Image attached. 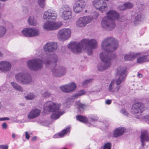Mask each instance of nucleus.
<instances>
[{
    "label": "nucleus",
    "instance_id": "nucleus-24",
    "mask_svg": "<svg viewBox=\"0 0 149 149\" xmlns=\"http://www.w3.org/2000/svg\"><path fill=\"white\" fill-rule=\"evenodd\" d=\"M145 15L143 14L140 12L138 13L135 14L134 23L136 24H138L139 22L143 21Z\"/></svg>",
    "mask_w": 149,
    "mask_h": 149
},
{
    "label": "nucleus",
    "instance_id": "nucleus-56",
    "mask_svg": "<svg viewBox=\"0 0 149 149\" xmlns=\"http://www.w3.org/2000/svg\"><path fill=\"white\" fill-rule=\"evenodd\" d=\"M3 107V105L1 103V102L0 101V109H1Z\"/></svg>",
    "mask_w": 149,
    "mask_h": 149
},
{
    "label": "nucleus",
    "instance_id": "nucleus-35",
    "mask_svg": "<svg viewBox=\"0 0 149 149\" xmlns=\"http://www.w3.org/2000/svg\"><path fill=\"white\" fill-rule=\"evenodd\" d=\"M60 88L64 92L66 93H70L68 84L60 86Z\"/></svg>",
    "mask_w": 149,
    "mask_h": 149
},
{
    "label": "nucleus",
    "instance_id": "nucleus-6",
    "mask_svg": "<svg viewBox=\"0 0 149 149\" xmlns=\"http://www.w3.org/2000/svg\"><path fill=\"white\" fill-rule=\"evenodd\" d=\"M81 42L89 55L93 53L92 49L96 48L97 47V41L94 39H84L81 40Z\"/></svg>",
    "mask_w": 149,
    "mask_h": 149
},
{
    "label": "nucleus",
    "instance_id": "nucleus-53",
    "mask_svg": "<svg viewBox=\"0 0 149 149\" xmlns=\"http://www.w3.org/2000/svg\"><path fill=\"white\" fill-rule=\"evenodd\" d=\"M36 139H37V137L36 136H34V137H33L32 138V141H35L36 140Z\"/></svg>",
    "mask_w": 149,
    "mask_h": 149
},
{
    "label": "nucleus",
    "instance_id": "nucleus-12",
    "mask_svg": "<svg viewBox=\"0 0 149 149\" xmlns=\"http://www.w3.org/2000/svg\"><path fill=\"white\" fill-rule=\"evenodd\" d=\"M71 33V30L69 28H63L59 30L57 38L60 40H65L70 37Z\"/></svg>",
    "mask_w": 149,
    "mask_h": 149
},
{
    "label": "nucleus",
    "instance_id": "nucleus-3",
    "mask_svg": "<svg viewBox=\"0 0 149 149\" xmlns=\"http://www.w3.org/2000/svg\"><path fill=\"white\" fill-rule=\"evenodd\" d=\"M57 16L56 12L53 10H48L45 11L44 13L43 17L44 19H49L45 23L43 26V28L47 31L56 30L59 28L62 25L61 22H54Z\"/></svg>",
    "mask_w": 149,
    "mask_h": 149
},
{
    "label": "nucleus",
    "instance_id": "nucleus-22",
    "mask_svg": "<svg viewBox=\"0 0 149 149\" xmlns=\"http://www.w3.org/2000/svg\"><path fill=\"white\" fill-rule=\"evenodd\" d=\"M41 111L39 109H34L29 112L27 115V118L29 119L34 118L39 116Z\"/></svg>",
    "mask_w": 149,
    "mask_h": 149
},
{
    "label": "nucleus",
    "instance_id": "nucleus-25",
    "mask_svg": "<svg viewBox=\"0 0 149 149\" xmlns=\"http://www.w3.org/2000/svg\"><path fill=\"white\" fill-rule=\"evenodd\" d=\"M125 129L123 127H118L115 130L113 135L114 137H117L122 135L124 132Z\"/></svg>",
    "mask_w": 149,
    "mask_h": 149
},
{
    "label": "nucleus",
    "instance_id": "nucleus-40",
    "mask_svg": "<svg viewBox=\"0 0 149 149\" xmlns=\"http://www.w3.org/2000/svg\"><path fill=\"white\" fill-rule=\"evenodd\" d=\"M111 143H107L104 144L103 149H111Z\"/></svg>",
    "mask_w": 149,
    "mask_h": 149
},
{
    "label": "nucleus",
    "instance_id": "nucleus-2",
    "mask_svg": "<svg viewBox=\"0 0 149 149\" xmlns=\"http://www.w3.org/2000/svg\"><path fill=\"white\" fill-rule=\"evenodd\" d=\"M41 59H33L27 62L28 67L32 70L37 71L42 69L43 63L47 68H50L55 65L58 61V56L54 54L51 55L46 54L40 56Z\"/></svg>",
    "mask_w": 149,
    "mask_h": 149
},
{
    "label": "nucleus",
    "instance_id": "nucleus-38",
    "mask_svg": "<svg viewBox=\"0 0 149 149\" xmlns=\"http://www.w3.org/2000/svg\"><path fill=\"white\" fill-rule=\"evenodd\" d=\"M51 95V93L47 91H42V95L43 97L48 98Z\"/></svg>",
    "mask_w": 149,
    "mask_h": 149
},
{
    "label": "nucleus",
    "instance_id": "nucleus-54",
    "mask_svg": "<svg viewBox=\"0 0 149 149\" xmlns=\"http://www.w3.org/2000/svg\"><path fill=\"white\" fill-rule=\"evenodd\" d=\"M91 119H92V120H97V117H95V118H93L92 117H91Z\"/></svg>",
    "mask_w": 149,
    "mask_h": 149
},
{
    "label": "nucleus",
    "instance_id": "nucleus-14",
    "mask_svg": "<svg viewBox=\"0 0 149 149\" xmlns=\"http://www.w3.org/2000/svg\"><path fill=\"white\" fill-rule=\"evenodd\" d=\"M93 4L97 10L102 13L107 10V4L103 0H95L93 2Z\"/></svg>",
    "mask_w": 149,
    "mask_h": 149
},
{
    "label": "nucleus",
    "instance_id": "nucleus-41",
    "mask_svg": "<svg viewBox=\"0 0 149 149\" xmlns=\"http://www.w3.org/2000/svg\"><path fill=\"white\" fill-rule=\"evenodd\" d=\"M92 79H89L85 80L83 82L82 84L83 85H85L88 83H91L93 81Z\"/></svg>",
    "mask_w": 149,
    "mask_h": 149
},
{
    "label": "nucleus",
    "instance_id": "nucleus-49",
    "mask_svg": "<svg viewBox=\"0 0 149 149\" xmlns=\"http://www.w3.org/2000/svg\"><path fill=\"white\" fill-rule=\"evenodd\" d=\"M25 135H26V137H25L27 139H29L30 137V136L28 134V132H25Z\"/></svg>",
    "mask_w": 149,
    "mask_h": 149
},
{
    "label": "nucleus",
    "instance_id": "nucleus-31",
    "mask_svg": "<svg viewBox=\"0 0 149 149\" xmlns=\"http://www.w3.org/2000/svg\"><path fill=\"white\" fill-rule=\"evenodd\" d=\"M75 103L76 107L80 111L85 109L86 107L85 104L81 103L79 101H76Z\"/></svg>",
    "mask_w": 149,
    "mask_h": 149
},
{
    "label": "nucleus",
    "instance_id": "nucleus-37",
    "mask_svg": "<svg viewBox=\"0 0 149 149\" xmlns=\"http://www.w3.org/2000/svg\"><path fill=\"white\" fill-rule=\"evenodd\" d=\"M46 0H38V3L40 7L44 8L46 5Z\"/></svg>",
    "mask_w": 149,
    "mask_h": 149
},
{
    "label": "nucleus",
    "instance_id": "nucleus-17",
    "mask_svg": "<svg viewBox=\"0 0 149 149\" xmlns=\"http://www.w3.org/2000/svg\"><path fill=\"white\" fill-rule=\"evenodd\" d=\"M57 43L55 42H49L43 47L44 51L45 52H52L55 51L58 48Z\"/></svg>",
    "mask_w": 149,
    "mask_h": 149
},
{
    "label": "nucleus",
    "instance_id": "nucleus-7",
    "mask_svg": "<svg viewBox=\"0 0 149 149\" xmlns=\"http://www.w3.org/2000/svg\"><path fill=\"white\" fill-rule=\"evenodd\" d=\"M146 109L145 105L141 103L136 102L132 106L131 110L132 113L137 118H140V116L142 115L143 111Z\"/></svg>",
    "mask_w": 149,
    "mask_h": 149
},
{
    "label": "nucleus",
    "instance_id": "nucleus-48",
    "mask_svg": "<svg viewBox=\"0 0 149 149\" xmlns=\"http://www.w3.org/2000/svg\"><path fill=\"white\" fill-rule=\"evenodd\" d=\"M144 118L146 120L148 121V123L149 124V114L144 116Z\"/></svg>",
    "mask_w": 149,
    "mask_h": 149
},
{
    "label": "nucleus",
    "instance_id": "nucleus-13",
    "mask_svg": "<svg viewBox=\"0 0 149 149\" xmlns=\"http://www.w3.org/2000/svg\"><path fill=\"white\" fill-rule=\"evenodd\" d=\"M93 19V17L90 16L80 17L76 21V26L79 28L84 27L87 24L90 23Z\"/></svg>",
    "mask_w": 149,
    "mask_h": 149
},
{
    "label": "nucleus",
    "instance_id": "nucleus-43",
    "mask_svg": "<svg viewBox=\"0 0 149 149\" xmlns=\"http://www.w3.org/2000/svg\"><path fill=\"white\" fill-rule=\"evenodd\" d=\"M125 6V3L122 5H120L118 7V9L120 10H126V9Z\"/></svg>",
    "mask_w": 149,
    "mask_h": 149
},
{
    "label": "nucleus",
    "instance_id": "nucleus-57",
    "mask_svg": "<svg viewBox=\"0 0 149 149\" xmlns=\"http://www.w3.org/2000/svg\"><path fill=\"white\" fill-rule=\"evenodd\" d=\"M3 54L2 53L0 52V57H1L2 56Z\"/></svg>",
    "mask_w": 149,
    "mask_h": 149
},
{
    "label": "nucleus",
    "instance_id": "nucleus-30",
    "mask_svg": "<svg viewBox=\"0 0 149 149\" xmlns=\"http://www.w3.org/2000/svg\"><path fill=\"white\" fill-rule=\"evenodd\" d=\"M11 85L15 90L20 92H23V89L22 87L17 83L12 82L11 83Z\"/></svg>",
    "mask_w": 149,
    "mask_h": 149
},
{
    "label": "nucleus",
    "instance_id": "nucleus-18",
    "mask_svg": "<svg viewBox=\"0 0 149 149\" xmlns=\"http://www.w3.org/2000/svg\"><path fill=\"white\" fill-rule=\"evenodd\" d=\"M120 84H117V80H112L109 85L108 91L110 92L117 93L120 88Z\"/></svg>",
    "mask_w": 149,
    "mask_h": 149
},
{
    "label": "nucleus",
    "instance_id": "nucleus-52",
    "mask_svg": "<svg viewBox=\"0 0 149 149\" xmlns=\"http://www.w3.org/2000/svg\"><path fill=\"white\" fill-rule=\"evenodd\" d=\"M137 76L138 77L141 78L142 77V75L141 74L138 73Z\"/></svg>",
    "mask_w": 149,
    "mask_h": 149
},
{
    "label": "nucleus",
    "instance_id": "nucleus-32",
    "mask_svg": "<svg viewBox=\"0 0 149 149\" xmlns=\"http://www.w3.org/2000/svg\"><path fill=\"white\" fill-rule=\"evenodd\" d=\"M7 31V29L5 27L0 25V38L3 37L6 34Z\"/></svg>",
    "mask_w": 149,
    "mask_h": 149
},
{
    "label": "nucleus",
    "instance_id": "nucleus-33",
    "mask_svg": "<svg viewBox=\"0 0 149 149\" xmlns=\"http://www.w3.org/2000/svg\"><path fill=\"white\" fill-rule=\"evenodd\" d=\"M70 93L73 91L76 88V84L74 82H72L68 84Z\"/></svg>",
    "mask_w": 149,
    "mask_h": 149
},
{
    "label": "nucleus",
    "instance_id": "nucleus-36",
    "mask_svg": "<svg viewBox=\"0 0 149 149\" xmlns=\"http://www.w3.org/2000/svg\"><path fill=\"white\" fill-rule=\"evenodd\" d=\"M36 97V95L33 93H29L25 96V98L26 100H31L34 99Z\"/></svg>",
    "mask_w": 149,
    "mask_h": 149
},
{
    "label": "nucleus",
    "instance_id": "nucleus-23",
    "mask_svg": "<svg viewBox=\"0 0 149 149\" xmlns=\"http://www.w3.org/2000/svg\"><path fill=\"white\" fill-rule=\"evenodd\" d=\"M141 139L142 145L143 146L145 145V141L149 142V135L147 131H144L141 132Z\"/></svg>",
    "mask_w": 149,
    "mask_h": 149
},
{
    "label": "nucleus",
    "instance_id": "nucleus-19",
    "mask_svg": "<svg viewBox=\"0 0 149 149\" xmlns=\"http://www.w3.org/2000/svg\"><path fill=\"white\" fill-rule=\"evenodd\" d=\"M12 67L11 63L7 61L0 62V72H6L9 71Z\"/></svg>",
    "mask_w": 149,
    "mask_h": 149
},
{
    "label": "nucleus",
    "instance_id": "nucleus-39",
    "mask_svg": "<svg viewBox=\"0 0 149 149\" xmlns=\"http://www.w3.org/2000/svg\"><path fill=\"white\" fill-rule=\"evenodd\" d=\"M125 4L126 9L131 8L133 6V3L130 2H127L125 3Z\"/></svg>",
    "mask_w": 149,
    "mask_h": 149
},
{
    "label": "nucleus",
    "instance_id": "nucleus-26",
    "mask_svg": "<svg viewBox=\"0 0 149 149\" xmlns=\"http://www.w3.org/2000/svg\"><path fill=\"white\" fill-rule=\"evenodd\" d=\"M86 93L83 90H81L78 91L77 93L73 95L69 98V100L70 101H72L73 100L77 99L79 97L84 95Z\"/></svg>",
    "mask_w": 149,
    "mask_h": 149
},
{
    "label": "nucleus",
    "instance_id": "nucleus-51",
    "mask_svg": "<svg viewBox=\"0 0 149 149\" xmlns=\"http://www.w3.org/2000/svg\"><path fill=\"white\" fill-rule=\"evenodd\" d=\"M4 24L6 26H8V25L9 24H10V23L7 21H5L4 22Z\"/></svg>",
    "mask_w": 149,
    "mask_h": 149
},
{
    "label": "nucleus",
    "instance_id": "nucleus-46",
    "mask_svg": "<svg viewBox=\"0 0 149 149\" xmlns=\"http://www.w3.org/2000/svg\"><path fill=\"white\" fill-rule=\"evenodd\" d=\"M2 127L4 129H6L7 127V124L6 123L4 122L2 125Z\"/></svg>",
    "mask_w": 149,
    "mask_h": 149
},
{
    "label": "nucleus",
    "instance_id": "nucleus-16",
    "mask_svg": "<svg viewBox=\"0 0 149 149\" xmlns=\"http://www.w3.org/2000/svg\"><path fill=\"white\" fill-rule=\"evenodd\" d=\"M53 75L55 77H61L65 75L66 72L65 67L61 66H56L52 69Z\"/></svg>",
    "mask_w": 149,
    "mask_h": 149
},
{
    "label": "nucleus",
    "instance_id": "nucleus-1",
    "mask_svg": "<svg viewBox=\"0 0 149 149\" xmlns=\"http://www.w3.org/2000/svg\"><path fill=\"white\" fill-rule=\"evenodd\" d=\"M118 45L117 40L113 37H108L102 41L101 47L103 52L100 54L102 62L99 63L97 65L98 70L103 71L111 66L112 60L116 57V54L113 52L117 49Z\"/></svg>",
    "mask_w": 149,
    "mask_h": 149
},
{
    "label": "nucleus",
    "instance_id": "nucleus-9",
    "mask_svg": "<svg viewBox=\"0 0 149 149\" xmlns=\"http://www.w3.org/2000/svg\"><path fill=\"white\" fill-rule=\"evenodd\" d=\"M126 70L127 68L125 67L121 66H118L116 69L115 73L119 77L117 79V84H121L125 80L127 75Z\"/></svg>",
    "mask_w": 149,
    "mask_h": 149
},
{
    "label": "nucleus",
    "instance_id": "nucleus-59",
    "mask_svg": "<svg viewBox=\"0 0 149 149\" xmlns=\"http://www.w3.org/2000/svg\"><path fill=\"white\" fill-rule=\"evenodd\" d=\"M85 12L86 13H87V10H85Z\"/></svg>",
    "mask_w": 149,
    "mask_h": 149
},
{
    "label": "nucleus",
    "instance_id": "nucleus-15",
    "mask_svg": "<svg viewBox=\"0 0 149 149\" xmlns=\"http://www.w3.org/2000/svg\"><path fill=\"white\" fill-rule=\"evenodd\" d=\"M22 34L27 37H32L38 36L39 34V30L35 28H25L22 31Z\"/></svg>",
    "mask_w": 149,
    "mask_h": 149
},
{
    "label": "nucleus",
    "instance_id": "nucleus-44",
    "mask_svg": "<svg viewBox=\"0 0 149 149\" xmlns=\"http://www.w3.org/2000/svg\"><path fill=\"white\" fill-rule=\"evenodd\" d=\"M125 19V18L123 16H120L119 15V16H118L117 18L116 19H117L118 21L120 22L124 21Z\"/></svg>",
    "mask_w": 149,
    "mask_h": 149
},
{
    "label": "nucleus",
    "instance_id": "nucleus-45",
    "mask_svg": "<svg viewBox=\"0 0 149 149\" xmlns=\"http://www.w3.org/2000/svg\"><path fill=\"white\" fill-rule=\"evenodd\" d=\"M8 147L7 146L0 145V149H8Z\"/></svg>",
    "mask_w": 149,
    "mask_h": 149
},
{
    "label": "nucleus",
    "instance_id": "nucleus-27",
    "mask_svg": "<svg viewBox=\"0 0 149 149\" xmlns=\"http://www.w3.org/2000/svg\"><path fill=\"white\" fill-rule=\"evenodd\" d=\"M70 128L69 127H68L66 129H65L63 130H62L60 133L59 134H56L54 135L53 136V137L54 138H59L60 137H63L65 134H66L68 132H70Z\"/></svg>",
    "mask_w": 149,
    "mask_h": 149
},
{
    "label": "nucleus",
    "instance_id": "nucleus-29",
    "mask_svg": "<svg viewBox=\"0 0 149 149\" xmlns=\"http://www.w3.org/2000/svg\"><path fill=\"white\" fill-rule=\"evenodd\" d=\"M149 61V57L148 55H145L139 57L137 60V62L139 63H142Z\"/></svg>",
    "mask_w": 149,
    "mask_h": 149
},
{
    "label": "nucleus",
    "instance_id": "nucleus-4",
    "mask_svg": "<svg viewBox=\"0 0 149 149\" xmlns=\"http://www.w3.org/2000/svg\"><path fill=\"white\" fill-rule=\"evenodd\" d=\"M118 16H119V14L116 11L113 10H109L107 13V16L102 19L101 23L102 27L108 31L113 30L116 26L113 20L116 19Z\"/></svg>",
    "mask_w": 149,
    "mask_h": 149
},
{
    "label": "nucleus",
    "instance_id": "nucleus-10",
    "mask_svg": "<svg viewBox=\"0 0 149 149\" xmlns=\"http://www.w3.org/2000/svg\"><path fill=\"white\" fill-rule=\"evenodd\" d=\"M59 11L63 19L67 20L71 18L72 10L68 6L63 5L60 8Z\"/></svg>",
    "mask_w": 149,
    "mask_h": 149
},
{
    "label": "nucleus",
    "instance_id": "nucleus-55",
    "mask_svg": "<svg viewBox=\"0 0 149 149\" xmlns=\"http://www.w3.org/2000/svg\"><path fill=\"white\" fill-rule=\"evenodd\" d=\"M12 138L13 139H14L15 137V135L14 133H13L12 135Z\"/></svg>",
    "mask_w": 149,
    "mask_h": 149
},
{
    "label": "nucleus",
    "instance_id": "nucleus-47",
    "mask_svg": "<svg viewBox=\"0 0 149 149\" xmlns=\"http://www.w3.org/2000/svg\"><path fill=\"white\" fill-rule=\"evenodd\" d=\"M9 120V118L7 117H3L0 118V121L8 120Z\"/></svg>",
    "mask_w": 149,
    "mask_h": 149
},
{
    "label": "nucleus",
    "instance_id": "nucleus-60",
    "mask_svg": "<svg viewBox=\"0 0 149 149\" xmlns=\"http://www.w3.org/2000/svg\"><path fill=\"white\" fill-rule=\"evenodd\" d=\"M1 91V89H0V92Z\"/></svg>",
    "mask_w": 149,
    "mask_h": 149
},
{
    "label": "nucleus",
    "instance_id": "nucleus-8",
    "mask_svg": "<svg viewBox=\"0 0 149 149\" xmlns=\"http://www.w3.org/2000/svg\"><path fill=\"white\" fill-rule=\"evenodd\" d=\"M15 78L18 82L24 85L29 84L32 81L31 76L26 72H22L16 74Z\"/></svg>",
    "mask_w": 149,
    "mask_h": 149
},
{
    "label": "nucleus",
    "instance_id": "nucleus-11",
    "mask_svg": "<svg viewBox=\"0 0 149 149\" xmlns=\"http://www.w3.org/2000/svg\"><path fill=\"white\" fill-rule=\"evenodd\" d=\"M68 47L73 53L77 54L81 52L82 48L85 49L81 41L80 42H72L68 45Z\"/></svg>",
    "mask_w": 149,
    "mask_h": 149
},
{
    "label": "nucleus",
    "instance_id": "nucleus-28",
    "mask_svg": "<svg viewBox=\"0 0 149 149\" xmlns=\"http://www.w3.org/2000/svg\"><path fill=\"white\" fill-rule=\"evenodd\" d=\"M28 22L29 25L33 26L36 25L38 23L37 20L33 16H30L29 17L28 19Z\"/></svg>",
    "mask_w": 149,
    "mask_h": 149
},
{
    "label": "nucleus",
    "instance_id": "nucleus-21",
    "mask_svg": "<svg viewBox=\"0 0 149 149\" xmlns=\"http://www.w3.org/2000/svg\"><path fill=\"white\" fill-rule=\"evenodd\" d=\"M140 55L141 54L140 53H135L133 52H130L124 55V60L125 61H132Z\"/></svg>",
    "mask_w": 149,
    "mask_h": 149
},
{
    "label": "nucleus",
    "instance_id": "nucleus-5",
    "mask_svg": "<svg viewBox=\"0 0 149 149\" xmlns=\"http://www.w3.org/2000/svg\"><path fill=\"white\" fill-rule=\"evenodd\" d=\"M61 106V105L60 103L48 101L44 105V110L54 112L51 115V118L53 119H56L64 113L63 111L60 109Z\"/></svg>",
    "mask_w": 149,
    "mask_h": 149
},
{
    "label": "nucleus",
    "instance_id": "nucleus-50",
    "mask_svg": "<svg viewBox=\"0 0 149 149\" xmlns=\"http://www.w3.org/2000/svg\"><path fill=\"white\" fill-rule=\"evenodd\" d=\"M111 100H107L105 101V103L107 104H109L111 103Z\"/></svg>",
    "mask_w": 149,
    "mask_h": 149
},
{
    "label": "nucleus",
    "instance_id": "nucleus-42",
    "mask_svg": "<svg viewBox=\"0 0 149 149\" xmlns=\"http://www.w3.org/2000/svg\"><path fill=\"white\" fill-rule=\"evenodd\" d=\"M120 112L124 116H128V113L125 109H123L121 110Z\"/></svg>",
    "mask_w": 149,
    "mask_h": 149
},
{
    "label": "nucleus",
    "instance_id": "nucleus-58",
    "mask_svg": "<svg viewBox=\"0 0 149 149\" xmlns=\"http://www.w3.org/2000/svg\"><path fill=\"white\" fill-rule=\"evenodd\" d=\"M98 15H99L98 14V13H97L96 14V16L97 17V16H98Z\"/></svg>",
    "mask_w": 149,
    "mask_h": 149
},
{
    "label": "nucleus",
    "instance_id": "nucleus-20",
    "mask_svg": "<svg viewBox=\"0 0 149 149\" xmlns=\"http://www.w3.org/2000/svg\"><path fill=\"white\" fill-rule=\"evenodd\" d=\"M85 6V1H81L80 3L75 2L73 6L74 11L76 13H79L81 11Z\"/></svg>",
    "mask_w": 149,
    "mask_h": 149
},
{
    "label": "nucleus",
    "instance_id": "nucleus-34",
    "mask_svg": "<svg viewBox=\"0 0 149 149\" xmlns=\"http://www.w3.org/2000/svg\"><path fill=\"white\" fill-rule=\"evenodd\" d=\"M76 118L77 120L84 123H86L87 121V118L84 116L78 115L76 116Z\"/></svg>",
    "mask_w": 149,
    "mask_h": 149
}]
</instances>
